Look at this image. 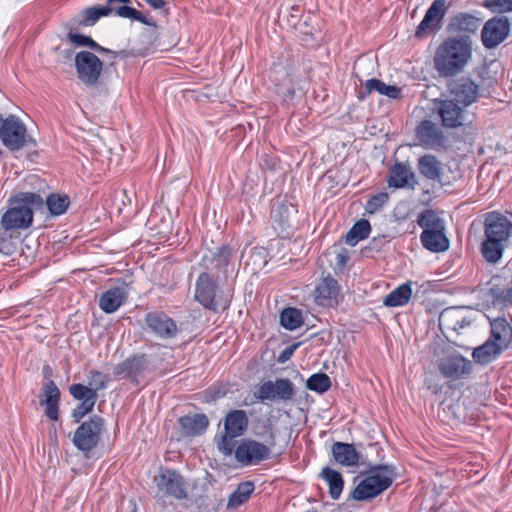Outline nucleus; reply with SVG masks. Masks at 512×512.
<instances>
[{
	"label": "nucleus",
	"mask_w": 512,
	"mask_h": 512,
	"mask_svg": "<svg viewBox=\"0 0 512 512\" xmlns=\"http://www.w3.org/2000/svg\"><path fill=\"white\" fill-rule=\"evenodd\" d=\"M512 233V222L503 214L493 211L484 219V238H492L507 245Z\"/></svg>",
	"instance_id": "ddd939ff"
},
{
	"label": "nucleus",
	"mask_w": 512,
	"mask_h": 512,
	"mask_svg": "<svg viewBox=\"0 0 512 512\" xmlns=\"http://www.w3.org/2000/svg\"><path fill=\"white\" fill-rule=\"evenodd\" d=\"M451 99L461 104L464 108L475 103L480 97L479 86L469 78H460L449 84Z\"/></svg>",
	"instance_id": "dca6fc26"
},
{
	"label": "nucleus",
	"mask_w": 512,
	"mask_h": 512,
	"mask_svg": "<svg viewBox=\"0 0 512 512\" xmlns=\"http://www.w3.org/2000/svg\"><path fill=\"white\" fill-rule=\"evenodd\" d=\"M410 283H404L391 291L383 300L385 306L398 307L407 304L411 298Z\"/></svg>",
	"instance_id": "4c0bfd02"
},
{
	"label": "nucleus",
	"mask_w": 512,
	"mask_h": 512,
	"mask_svg": "<svg viewBox=\"0 0 512 512\" xmlns=\"http://www.w3.org/2000/svg\"><path fill=\"white\" fill-rule=\"evenodd\" d=\"M416 136L420 144L427 149L441 147L445 139L441 128L431 120L420 122L416 128Z\"/></svg>",
	"instance_id": "a211bd4d"
},
{
	"label": "nucleus",
	"mask_w": 512,
	"mask_h": 512,
	"mask_svg": "<svg viewBox=\"0 0 512 512\" xmlns=\"http://www.w3.org/2000/svg\"><path fill=\"white\" fill-rule=\"evenodd\" d=\"M485 6L497 13L511 12L512 0H485Z\"/></svg>",
	"instance_id": "3c124183"
},
{
	"label": "nucleus",
	"mask_w": 512,
	"mask_h": 512,
	"mask_svg": "<svg viewBox=\"0 0 512 512\" xmlns=\"http://www.w3.org/2000/svg\"><path fill=\"white\" fill-rule=\"evenodd\" d=\"M281 325L288 330H295L302 326V312L296 308H286L280 314Z\"/></svg>",
	"instance_id": "37998d69"
},
{
	"label": "nucleus",
	"mask_w": 512,
	"mask_h": 512,
	"mask_svg": "<svg viewBox=\"0 0 512 512\" xmlns=\"http://www.w3.org/2000/svg\"><path fill=\"white\" fill-rule=\"evenodd\" d=\"M255 489L254 483L245 481L240 483L228 499L229 508H237L250 498Z\"/></svg>",
	"instance_id": "ea45409f"
},
{
	"label": "nucleus",
	"mask_w": 512,
	"mask_h": 512,
	"mask_svg": "<svg viewBox=\"0 0 512 512\" xmlns=\"http://www.w3.org/2000/svg\"><path fill=\"white\" fill-rule=\"evenodd\" d=\"M417 224L423 229L420 240L423 247L431 252L440 253L449 249L445 221L431 209L422 211L417 217Z\"/></svg>",
	"instance_id": "20e7f679"
},
{
	"label": "nucleus",
	"mask_w": 512,
	"mask_h": 512,
	"mask_svg": "<svg viewBox=\"0 0 512 512\" xmlns=\"http://www.w3.org/2000/svg\"><path fill=\"white\" fill-rule=\"evenodd\" d=\"M332 455L335 461L343 466H357L360 460V453L353 444L335 442L332 445Z\"/></svg>",
	"instance_id": "cd10ccee"
},
{
	"label": "nucleus",
	"mask_w": 512,
	"mask_h": 512,
	"mask_svg": "<svg viewBox=\"0 0 512 512\" xmlns=\"http://www.w3.org/2000/svg\"><path fill=\"white\" fill-rule=\"evenodd\" d=\"M89 386L80 383L72 384L69 387L70 394L81 403L73 410L72 416L79 422L85 415L90 413L98 399V390L106 388L107 376L100 371L92 370L89 373Z\"/></svg>",
	"instance_id": "39448f33"
},
{
	"label": "nucleus",
	"mask_w": 512,
	"mask_h": 512,
	"mask_svg": "<svg viewBox=\"0 0 512 512\" xmlns=\"http://www.w3.org/2000/svg\"><path fill=\"white\" fill-rule=\"evenodd\" d=\"M223 395H224V393L221 394L220 392H218L217 395L213 397V399L220 398Z\"/></svg>",
	"instance_id": "bf43d9fd"
},
{
	"label": "nucleus",
	"mask_w": 512,
	"mask_h": 512,
	"mask_svg": "<svg viewBox=\"0 0 512 512\" xmlns=\"http://www.w3.org/2000/svg\"><path fill=\"white\" fill-rule=\"evenodd\" d=\"M154 482L159 489L167 496L178 500L187 498L186 486L183 477L173 469L162 470L154 477Z\"/></svg>",
	"instance_id": "4468645a"
},
{
	"label": "nucleus",
	"mask_w": 512,
	"mask_h": 512,
	"mask_svg": "<svg viewBox=\"0 0 512 512\" xmlns=\"http://www.w3.org/2000/svg\"><path fill=\"white\" fill-rule=\"evenodd\" d=\"M346 261H347V257H346L345 255H343V254H338V256H337V262H338L339 264H342V265H343Z\"/></svg>",
	"instance_id": "13d9d810"
},
{
	"label": "nucleus",
	"mask_w": 512,
	"mask_h": 512,
	"mask_svg": "<svg viewBox=\"0 0 512 512\" xmlns=\"http://www.w3.org/2000/svg\"><path fill=\"white\" fill-rule=\"evenodd\" d=\"M296 210L292 205L280 203L271 210V221L274 229L281 235H288Z\"/></svg>",
	"instance_id": "4be33fe9"
},
{
	"label": "nucleus",
	"mask_w": 512,
	"mask_h": 512,
	"mask_svg": "<svg viewBox=\"0 0 512 512\" xmlns=\"http://www.w3.org/2000/svg\"><path fill=\"white\" fill-rule=\"evenodd\" d=\"M117 16L138 21L145 25H152V22L148 20L140 11H138L135 8L129 7L126 4H124V6H121V8L117 10Z\"/></svg>",
	"instance_id": "49530a36"
},
{
	"label": "nucleus",
	"mask_w": 512,
	"mask_h": 512,
	"mask_svg": "<svg viewBox=\"0 0 512 512\" xmlns=\"http://www.w3.org/2000/svg\"><path fill=\"white\" fill-rule=\"evenodd\" d=\"M107 5L103 6L104 10L108 11V15L111 13H115L117 15V10L124 6V4L131 3V0H106Z\"/></svg>",
	"instance_id": "603ef678"
},
{
	"label": "nucleus",
	"mask_w": 512,
	"mask_h": 512,
	"mask_svg": "<svg viewBox=\"0 0 512 512\" xmlns=\"http://www.w3.org/2000/svg\"><path fill=\"white\" fill-rule=\"evenodd\" d=\"M419 173L428 180L440 181L442 174L441 162L431 154H426L418 159Z\"/></svg>",
	"instance_id": "2f4dec72"
},
{
	"label": "nucleus",
	"mask_w": 512,
	"mask_h": 512,
	"mask_svg": "<svg viewBox=\"0 0 512 512\" xmlns=\"http://www.w3.org/2000/svg\"><path fill=\"white\" fill-rule=\"evenodd\" d=\"M0 139L10 151L21 150L31 140L24 123L13 114L5 119L0 114Z\"/></svg>",
	"instance_id": "6e6552de"
},
{
	"label": "nucleus",
	"mask_w": 512,
	"mask_h": 512,
	"mask_svg": "<svg viewBox=\"0 0 512 512\" xmlns=\"http://www.w3.org/2000/svg\"><path fill=\"white\" fill-rule=\"evenodd\" d=\"M435 110L445 128L455 129L462 127L467 121V112L461 104L453 99L436 100Z\"/></svg>",
	"instance_id": "9b49d317"
},
{
	"label": "nucleus",
	"mask_w": 512,
	"mask_h": 512,
	"mask_svg": "<svg viewBox=\"0 0 512 512\" xmlns=\"http://www.w3.org/2000/svg\"><path fill=\"white\" fill-rule=\"evenodd\" d=\"M481 20L470 13H458L450 18L448 31L450 33L463 34L461 37H469L480 27Z\"/></svg>",
	"instance_id": "412c9836"
},
{
	"label": "nucleus",
	"mask_w": 512,
	"mask_h": 512,
	"mask_svg": "<svg viewBox=\"0 0 512 512\" xmlns=\"http://www.w3.org/2000/svg\"><path fill=\"white\" fill-rule=\"evenodd\" d=\"M509 31L510 22L506 17H494L482 29V43L486 48H495L507 38Z\"/></svg>",
	"instance_id": "2eb2a0df"
},
{
	"label": "nucleus",
	"mask_w": 512,
	"mask_h": 512,
	"mask_svg": "<svg viewBox=\"0 0 512 512\" xmlns=\"http://www.w3.org/2000/svg\"><path fill=\"white\" fill-rule=\"evenodd\" d=\"M373 91H377L381 95H385L391 99H398L401 96V89L395 85H386L378 79H369L365 83V91L361 92V98L369 95Z\"/></svg>",
	"instance_id": "f704fd0d"
},
{
	"label": "nucleus",
	"mask_w": 512,
	"mask_h": 512,
	"mask_svg": "<svg viewBox=\"0 0 512 512\" xmlns=\"http://www.w3.org/2000/svg\"><path fill=\"white\" fill-rule=\"evenodd\" d=\"M371 231V226L368 220L361 219L357 221L353 227L346 234L345 242L348 245L354 246L359 241L366 239Z\"/></svg>",
	"instance_id": "a19ab883"
},
{
	"label": "nucleus",
	"mask_w": 512,
	"mask_h": 512,
	"mask_svg": "<svg viewBox=\"0 0 512 512\" xmlns=\"http://www.w3.org/2000/svg\"><path fill=\"white\" fill-rule=\"evenodd\" d=\"M395 477L396 470L391 465L371 466L366 477L354 488L350 497L357 501L371 500L387 490Z\"/></svg>",
	"instance_id": "7ed1b4c3"
},
{
	"label": "nucleus",
	"mask_w": 512,
	"mask_h": 512,
	"mask_svg": "<svg viewBox=\"0 0 512 512\" xmlns=\"http://www.w3.org/2000/svg\"><path fill=\"white\" fill-rule=\"evenodd\" d=\"M57 50H59V55L62 61L71 60L73 55V51L71 49L60 50L58 48Z\"/></svg>",
	"instance_id": "5fc2aeb1"
},
{
	"label": "nucleus",
	"mask_w": 512,
	"mask_h": 512,
	"mask_svg": "<svg viewBox=\"0 0 512 512\" xmlns=\"http://www.w3.org/2000/svg\"><path fill=\"white\" fill-rule=\"evenodd\" d=\"M389 186L394 188H404L414 186L416 183L415 174L409 164L396 163L389 170Z\"/></svg>",
	"instance_id": "b1692460"
},
{
	"label": "nucleus",
	"mask_w": 512,
	"mask_h": 512,
	"mask_svg": "<svg viewBox=\"0 0 512 512\" xmlns=\"http://www.w3.org/2000/svg\"><path fill=\"white\" fill-rule=\"evenodd\" d=\"M179 424L184 435L196 436L207 429L209 420L205 414H194L181 417Z\"/></svg>",
	"instance_id": "7c9ffc66"
},
{
	"label": "nucleus",
	"mask_w": 512,
	"mask_h": 512,
	"mask_svg": "<svg viewBox=\"0 0 512 512\" xmlns=\"http://www.w3.org/2000/svg\"><path fill=\"white\" fill-rule=\"evenodd\" d=\"M231 257V249L228 246H221L216 251H209L201 260V267L207 271L220 270L225 268Z\"/></svg>",
	"instance_id": "a878e982"
},
{
	"label": "nucleus",
	"mask_w": 512,
	"mask_h": 512,
	"mask_svg": "<svg viewBox=\"0 0 512 512\" xmlns=\"http://www.w3.org/2000/svg\"><path fill=\"white\" fill-rule=\"evenodd\" d=\"M506 246L492 238H484L481 243L480 252L486 262L497 264L501 260Z\"/></svg>",
	"instance_id": "c9c22d12"
},
{
	"label": "nucleus",
	"mask_w": 512,
	"mask_h": 512,
	"mask_svg": "<svg viewBox=\"0 0 512 512\" xmlns=\"http://www.w3.org/2000/svg\"><path fill=\"white\" fill-rule=\"evenodd\" d=\"M60 391L55 382L50 380L43 386L40 405L45 406V415L53 421L58 420Z\"/></svg>",
	"instance_id": "5701e85b"
},
{
	"label": "nucleus",
	"mask_w": 512,
	"mask_h": 512,
	"mask_svg": "<svg viewBox=\"0 0 512 512\" xmlns=\"http://www.w3.org/2000/svg\"><path fill=\"white\" fill-rule=\"evenodd\" d=\"M13 229L1 228L0 252L4 255H13L17 251V238L13 236Z\"/></svg>",
	"instance_id": "c03bdc74"
},
{
	"label": "nucleus",
	"mask_w": 512,
	"mask_h": 512,
	"mask_svg": "<svg viewBox=\"0 0 512 512\" xmlns=\"http://www.w3.org/2000/svg\"><path fill=\"white\" fill-rule=\"evenodd\" d=\"M472 55V43L469 37H449L437 48L434 67L443 77L460 73Z\"/></svg>",
	"instance_id": "f257e3e1"
},
{
	"label": "nucleus",
	"mask_w": 512,
	"mask_h": 512,
	"mask_svg": "<svg viewBox=\"0 0 512 512\" xmlns=\"http://www.w3.org/2000/svg\"><path fill=\"white\" fill-rule=\"evenodd\" d=\"M248 416L244 410H232L224 419V431L230 436L240 437L247 430Z\"/></svg>",
	"instance_id": "bb28decb"
},
{
	"label": "nucleus",
	"mask_w": 512,
	"mask_h": 512,
	"mask_svg": "<svg viewBox=\"0 0 512 512\" xmlns=\"http://www.w3.org/2000/svg\"><path fill=\"white\" fill-rule=\"evenodd\" d=\"M296 347L297 345H291L289 347H286L278 356V362L285 363L286 361H288L292 357Z\"/></svg>",
	"instance_id": "864d4df0"
},
{
	"label": "nucleus",
	"mask_w": 512,
	"mask_h": 512,
	"mask_svg": "<svg viewBox=\"0 0 512 512\" xmlns=\"http://www.w3.org/2000/svg\"><path fill=\"white\" fill-rule=\"evenodd\" d=\"M127 293L123 287H115L105 291L99 299V307L105 313L115 312L125 301Z\"/></svg>",
	"instance_id": "c756f323"
},
{
	"label": "nucleus",
	"mask_w": 512,
	"mask_h": 512,
	"mask_svg": "<svg viewBox=\"0 0 512 512\" xmlns=\"http://www.w3.org/2000/svg\"><path fill=\"white\" fill-rule=\"evenodd\" d=\"M439 371L446 378L458 379L469 374L472 369L471 362L460 354L449 355L439 362Z\"/></svg>",
	"instance_id": "6ab92c4d"
},
{
	"label": "nucleus",
	"mask_w": 512,
	"mask_h": 512,
	"mask_svg": "<svg viewBox=\"0 0 512 512\" xmlns=\"http://www.w3.org/2000/svg\"><path fill=\"white\" fill-rule=\"evenodd\" d=\"M389 195L386 192L372 196L366 203L365 210L368 214H374L388 201Z\"/></svg>",
	"instance_id": "de8ad7c7"
},
{
	"label": "nucleus",
	"mask_w": 512,
	"mask_h": 512,
	"mask_svg": "<svg viewBox=\"0 0 512 512\" xmlns=\"http://www.w3.org/2000/svg\"><path fill=\"white\" fill-rule=\"evenodd\" d=\"M107 15L108 11L104 10L103 6L87 8L84 11V19L82 21V24L93 25L100 17Z\"/></svg>",
	"instance_id": "09e8293b"
},
{
	"label": "nucleus",
	"mask_w": 512,
	"mask_h": 512,
	"mask_svg": "<svg viewBox=\"0 0 512 512\" xmlns=\"http://www.w3.org/2000/svg\"><path fill=\"white\" fill-rule=\"evenodd\" d=\"M237 438V436H230L225 431L224 434L221 436L220 440L217 442V447L220 452H222L224 455L229 456L233 453L234 447H235V441L234 439Z\"/></svg>",
	"instance_id": "8fccbe9b"
},
{
	"label": "nucleus",
	"mask_w": 512,
	"mask_h": 512,
	"mask_svg": "<svg viewBox=\"0 0 512 512\" xmlns=\"http://www.w3.org/2000/svg\"><path fill=\"white\" fill-rule=\"evenodd\" d=\"M148 365L146 355H134L119 363L115 367V375L120 378H128L140 374Z\"/></svg>",
	"instance_id": "393cba45"
},
{
	"label": "nucleus",
	"mask_w": 512,
	"mask_h": 512,
	"mask_svg": "<svg viewBox=\"0 0 512 512\" xmlns=\"http://www.w3.org/2000/svg\"><path fill=\"white\" fill-rule=\"evenodd\" d=\"M320 476L327 482L329 486V494L332 499L337 500L344 487V480L342 475L329 467H324L320 473Z\"/></svg>",
	"instance_id": "e433bc0d"
},
{
	"label": "nucleus",
	"mask_w": 512,
	"mask_h": 512,
	"mask_svg": "<svg viewBox=\"0 0 512 512\" xmlns=\"http://www.w3.org/2000/svg\"><path fill=\"white\" fill-rule=\"evenodd\" d=\"M195 299L205 308L215 312L225 310L230 302L220 293L208 272L201 273L196 281Z\"/></svg>",
	"instance_id": "0eeeda50"
},
{
	"label": "nucleus",
	"mask_w": 512,
	"mask_h": 512,
	"mask_svg": "<svg viewBox=\"0 0 512 512\" xmlns=\"http://www.w3.org/2000/svg\"><path fill=\"white\" fill-rule=\"evenodd\" d=\"M104 421L99 416H93L82 423L75 431L74 445L83 452H89L95 448L100 440Z\"/></svg>",
	"instance_id": "1a4fd4ad"
},
{
	"label": "nucleus",
	"mask_w": 512,
	"mask_h": 512,
	"mask_svg": "<svg viewBox=\"0 0 512 512\" xmlns=\"http://www.w3.org/2000/svg\"><path fill=\"white\" fill-rule=\"evenodd\" d=\"M504 350V347L489 338L484 344L473 350L472 357L476 363L485 365L496 359Z\"/></svg>",
	"instance_id": "c85d7f7f"
},
{
	"label": "nucleus",
	"mask_w": 512,
	"mask_h": 512,
	"mask_svg": "<svg viewBox=\"0 0 512 512\" xmlns=\"http://www.w3.org/2000/svg\"><path fill=\"white\" fill-rule=\"evenodd\" d=\"M445 13L446 1L434 0L428 8L423 20L418 25L415 36L418 38H424L437 30L440 26V22L445 16Z\"/></svg>",
	"instance_id": "f3484780"
},
{
	"label": "nucleus",
	"mask_w": 512,
	"mask_h": 512,
	"mask_svg": "<svg viewBox=\"0 0 512 512\" xmlns=\"http://www.w3.org/2000/svg\"><path fill=\"white\" fill-rule=\"evenodd\" d=\"M268 430L265 444L252 439H244L239 443L234 451L237 462L243 466L257 465L270 457L271 449L276 445V439L272 428Z\"/></svg>",
	"instance_id": "423d86ee"
},
{
	"label": "nucleus",
	"mask_w": 512,
	"mask_h": 512,
	"mask_svg": "<svg viewBox=\"0 0 512 512\" xmlns=\"http://www.w3.org/2000/svg\"><path fill=\"white\" fill-rule=\"evenodd\" d=\"M294 88L291 86V87H288L286 92H282L285 96H288V97H293L294 96Z\"/></svg>",
	"instance_id": "4d7b16f0"
},
{
	"label": "nucleus",
	"mask_w": 512,
	"mask_h": 512,
	"mask_svg": "<svg viewBox=\"0 0 512 512\" xmlns=\"http://www.w3.org/2000/svg\"><path fill=\"white\" fill-rule=\"evenodd\" d=\"M490 338L496 341L505 349L512 341V327L505 318L498 317L491 321Z\"/></svg>",
	"instance_id": "473e14b6"
},
{
	"label": "nucleus",
	"mask_w": 512,
	"mask_h": 512,
	"mask_svg": "<svg viewBox=\"0 0 512 512\" xmlns=\"http://www.w3.org/2000/svg\"><path fill=\"white\" fill-rule=\"evenodd\" d=\"M43 207L40 194L20 192L9 199V208L1 217V228L27 229L32 225L34 212Z\"/></svg>",
	"instance_id": "f03ea898"
},
{
	"label": "nucleus",
	"mask_w": 512,
	"mask_h": 512,
	"mask_svg": "<svg viewBox=\"0 0 512 512\" xmlns=\"http://www.w3.org/2000/svg\"><path fill=\"white\" fill-rule=\"evenodd\" d=\"M295 394L294 384L288 378H278L275 381L262 383L254 396L261 402L265 401H288Z\"/></svg>",
	"instance_id": "9d476101"
},
{
	"label": "nucleus",
	"mask_w": 512,
	"mask_h": 512,
	"mask_svg": "<svg viewBox=\"0 0 512 512\" xmlns=\"http://www.w3.org/2000/svg\"><path fill=\"white\" fill-rule=\"evenodd\" d=\"M307 388L318 393H324L331 387V380L325 373L313 374L307 380Z\"/></svg>",
	"instance_id": "a18cd8bd"
},
{
	"label": "nucleus",
	"mask_w": 512,
	"mask_h": 512,
	"mask_svg": "<svg viewBox=\"0 0 512 512\" xmlns=\"http://www.w3.org/2000/svg\"><path fill=\"white\" fill-rule=\"evenodd\" d=\"M68 40L77 45V46H87L91 48L92 50H95L101 54H109L112 56V59H115L118 55L117 52L111 51L110 49L104 48L100 46L97 42H95L92 38L81 35V34H75L73 32H69L67 35ZM125 51H120L119 54H124Z\"/></svg>",
	"instance_id": "58836bf2"
},
{
	"label": "nucleus",
	"mask_w": 512,
	"mask_h": 512,
	"mask_svg": "<svg viewBox=\"0 0 512 512\" xmlns=\"http://www.w3.org/2000/svg\"><path fill=\"white\" fill-rule=\"evenodd\" d=\"M148 328L160 338H173L178 333L176 323L161 312L148 313L145 317Z\"/></svg>",
	"instance_id": "aec40b11"
},
{
	"label": "nucleus",
	"mask_w": 512,
	"mask_h": 512,
	"mask_svg": "<svg viewBox=\"0 0 512 512\" xmlns=\"http://www.w3.org/2000/svg\"><path fill=\"white\" fill-rule=\"evenodd\" d=\"M44 204H46L51 215L59 216L67 211L70 199L67 195L50 194Z\"/></svg>",
	"instance_id": "79ce46f5"
},
{
	"label": "nucleus",
	"mask_w": 512,
	"mask_h": 512,
	"mask_svg": "<svg viewBox=\"0 0 512 512\" xmlns=\"http://www.w3.org/2000/svg\"><path fill=\"white\" fill-rule=\"evenodd\" d=\"M78 78L86 85H95L103 68V62L92 52L80 51L75 56Z\"/></svg>",
	"instance_id": "f8f14e48"
},
{
	"label": "nucleus",
	"mask_w": 512,
	"mask_h": 512,
	"mask_svg": "<svg viewBox=\"0 0 512 512\" xmlns=\"http://www.w3.org/2000/svg\"><path fill=\"white\" fill-rule=\"evenodd\" d=\"M154 9H161L165 6L166 2L164 0H144Z\"/></svg>",
	"instance_id": "6e6d98bb"
},
{
	"label": "nucleus",
	"mask_w": 512,
	"mask_h": 512,
	"mask_svg": "<svg viewBox=\"0 0 512 512\" xmlns=\"http://www.w3.org/2000/svg\"><path fill=\"white\" fill-rule=\"evenodd\" d=\"M316 301L321 305L336 300L339 293L338 282L331 276L325 277L315 289Z\"/></svg>",
	"instance_id": "72a5a7b5"
}]
</instances>
